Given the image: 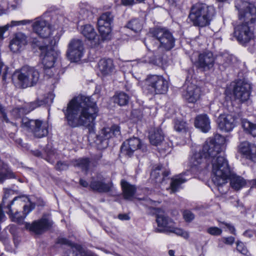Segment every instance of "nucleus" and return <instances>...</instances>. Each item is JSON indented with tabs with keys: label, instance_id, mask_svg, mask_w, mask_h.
<instances>
[{
	"label": "nucleus",
	"instance_id": "1",
	"mask_svg": "<svg viewBox=\"0 0 256 256\" xmlns=\"http://www.w3.org/2000/svg\"><path fill=\"white\" fill-rule=\"evenodd\" d=\"M68 124L72 128L84 126L90 134L95 132V120L98 108L90 96H78L73 98L62 109Z\"/></svg>",
	"mask_w": 256,
	"mask_h": 256
},
{
	"label": "nucleus",
	"instance_id": "2",
	"mask_svg": "<svg viewBox=\"0 0 256 256\" xmlns=\"http://www.w3.org/2000/svg\"><path fill=\"white\" fill-rule=\"evenodd\" d=\"M239 18L244 20L245 22L238 25L234 28V34L237 40L242 44H244L250 42L254 37L252 31L248 26L250 22L253 23L256 19V8L249 2H242V6L238 8Z\"/></svg>",
	"mask_w": 256,
	"mask_h": 256
},
{
	"label": "nucleus",
	"instance_id": "3",
	"mask_svg": "<svg viewBox=\"0 0 256 256\" xmlns=\"http://www.w3.org/2000/svg\"><path fill=\"white\" fill-rule=\"evenodd\" d=\"M224 154L221 152L220 148L214 144L212 138H210L205 142L202 150L196 152L192 156L190 164L192 168H202L206 167L205 161L210 163L220 155Z\"/></svg>",
	"mask_w": 256,
	"mask_h": 256
},
{
	"label": "nucleus",
	"instance_id": "4",
	"mask_svg": "<svg viewBox=\"0 0 256 256\" xmlns=\"http://www.w3.org/2000/svg\"><path fill=\"white\" fill-rule=\"evenodd\" d=\"M210 163L212 166V172L214 175L212 181L218 186V190L220 191V187L227 183L228 178L233 172L231 170L224 154L220 155L217 158L212 160Z\"/></svg>",
	"mask_w": 256,
	"mask_h": 256
},
{
	"label": "nucleus",
	"instance_id": "5",
	"mask_svg": "<svg viewBox=\"0 0 256 256\" xmlns=\"http://www.w3.org/2000/svg\"><path fill=\"white\" fill-rule=\"evenodd\" d=\"M39 72L34 68L24 66L20 71L16 72L12 76L14 82L20 87L26 88L35 85L39 80Z\"/></svg>",
	"mask_w": 256,
	"mask_h": 256
},
{
	"label": "nucleus",
	"instance_id": "6",
	"mask_svg": "<svg viewBox=\"0 0 256 256\" xmlns=\"http://www.w3.org/2000/svg\"><path fill=\"white\" fill-rule=\"evenodd\" d=\"M214 14V7L202 4L192 9L189 18L194 26L204 27L210 24Z\"/></svg>",
	"mask_w": 256,
	"mask_h": 256
},
{
	"label": "nucleus",
	"instance_id": "7",
	"mask_svg": "<svg viewBox=\"0 0 256 256\" xmlns=\"http://www.w3.org/2000/svg\"><path fill=\"white\" fill-rule=\"evenodd\" d=\"M168 82L160 75H148L144 80V90L150 94H160L168 90Z\"/></svg>",
	"mask_w": 256,
	"mask_h": 256
},
{
	"label": "nucleus",
	"instance_id": "8",
	"mask_svg": "<svg viewBox=\"0 0 256 256\" xmlns=\"http://www.w3.org/2000/svg\"><path fill=\"white\" fill-rule=\"evenodd\" d=\"M156 222L158 228L154 231L156 232H171L180 236L185 238L189 237L188 233L181 228H176L174 222L165 214H157Z\"/></svg>",
	"mask_w": 256,
	"mask_h": 256
},
{
	"label": "nucleus",
	"instance_id": "9",
	"mask_svg": "<svg viewBox=\"0 0 256 256\" xmlns=\"http://www.w3.org/2000/svg\"><path fill=\"white\" fill-rule=\"evenodd\" d=\"M152 34L160 42L158 50L162 48L168 51L174 47L175 38L172 34L166 29L156 28L152 31Z\"/></svg>",
	"mask_w": 256,
	"mask_h": 256
},
{
	"label": "nucleus",
	"instance_id": "10",
	"mask_svg": "<svg viewBox=\"0 0 256 256\" xmlns=\"http://www.w3.org/2000/svg\"><path fill=\"white\" fill-rule=\"evenodd\" d=\"M22 126L30 130L36 137L40 138L48 134V123L38 120H29L24 118L22 120Z\"/></svg>",
	"mask_w": 256,
	"mask_h": 256
},
{
	"label": "nucleus",
	"instance_id": "11",
	"mask_svg": "<svg viewBox=\"0 0 256 256\" xmlns=\"http://www.w3.org/2000/svg\"><path fill=\"white\" fill-rule=\"evenodd\" d=\"M41 51L40 58L45 70L52 68L59 56V53L55 50L51 46L38 45Z\"/></svg>",
	"mask_w": 256,
	"mask_h": 256
},
{
	"label": "nucleus",
	"instance_id": "12",
	"mask_svg": "<svg viewBox=\"0 0 256 256\" xmlns=\"http://www.w3.org/2000/svg\"><path fill=\"white\" fill-rule=\"evenodd\" d=\"M84 44L80 39L72 40L68 44L66 56L72 62H77L82 57Z\"/></svg>",
	"mask_w": 256,
	"mask_h": 256
},
{
	"label": "nucleus",
	"instance_id": "13",
	"mask_svg": "<svg viewBox=\"0 0 256 256\" xmlns=\"http://www.w3.org/2000/svg\"><path fill=\"white\" fill-rule=\"evenodd\" d=\"M113 15L110 12L102 14L98 20L99 32L104 40L109 38L111 32V24L113 21Z\"/></svg>",
	"mask_w": 256,
	"mask_h": 256
},
{
	"label": "nucleus",
	"instance_id": "14",
	"mask_svg": "<svg viewBox=\"0 0 256 256\" xmlns=\"http://www.w3.org/2000/svg\"><path fill=\"white\" fill-rule=\"evenodd\" d=\"M138 149L144 152L146 150V146L142 144L138 138L132 137L123 142L121 146V153L130 157L134 152Z\"/></svg>",
	"mask_w": 256,
	"mask_h": 256
},
{
	"label": "nucleus",
	"instance_id": "15",
	"mask_svg": "<svg viewBox=\"0 0 256 256\" xmlns=\"http://www.w3.org/2000/svg\"><path fill=\"white\" fill-rule=\"evenodd\" d=\"M251 86L245 80H240L236 84L234 88V95L236 99L240 102L247 100L250 96Z\"/></svg>",
	"mask_w": 256,
	"mask_h": 256
},
{
	"label": "nucleus",
	"instance_id": "16",
	"mask_svg": "<svg viewBox=\"0 0 256 256\" xmlns=\"http://www.w3.org/2000/svg\"><path fill=\"white\" fill-rule=\"evenodd\" d=\"M52 224L51 220L42 218L40 220L33 222L32 224L26 222L25 227L34 234H40L49 230L52 227Z\"/></svg>",
	"mask_w": 256,
	"mask_h": 256
},
{
	"label": "nucleus",
	"instance_id": "17",
	"mask_svg": "<svg viewBox=\"0 0 256 256\" xmlns=\"http://www.w3.org/2000/svg\"><path fill=\"white\" fill-rule=\"evenodd\" d=\"M22 202L20 198L15 197L10 203L7 204L5 208L8 210L6 212L10 215L12 220L18 224L22 223L24 218H26L24 215V216H21L18 212L17 205L20 204Z\"/></svg>",
	"mask_w": 256,
	"mask_h": 256
},
{
	"label": "nucleus",
	"instance_id": "18",
	"mask_svg": "<svg viewBox=\"0 0 256 256\" xmlns=\"http://www.w3.org/2000/svg\"><path fill=\"white\" fill-rule=\"evenodd\" d=\"M34 31L41 38H48L51 32L50 25L45 20L38 18L32 24Z\"/></svg>",
	"mask_w": 256,
	"mask_h": 256
},
{
	"label": "nucleus",
	"instance_id": "19",
	"mask_svg": "<svg viewBox=\"0 0 256 256\" xmlns=\"http://www.w3.org/2000/svg\"><path fill=\"white\" fill-rule=\"evenodd\" d=\"M218 124L221 130L230 132L236 126V118L231 114H222L218 118Z\"/></svg>",
	"mask_w": 256,
	"mask_h": 256
},
{
	"label": "nucleus",
	"instance_id": "20",
	"mask_svg": "<svg viewBox=\"0 0 256 256\" xmlns=\"http://www.w3.org/2000/svg\"><path fill=\"white\" fill-rule=\"evenodd\" d=\"M199 68L204 70L212 68L214 64V58L212 52H207L200 54L197 62Z\"/></svg>",
	"mask_w": 256,
	"mask_h": 256
},
{
	"label": "nucleus",
	"instance_id": "21",
	"mask_svg": "<svg viewBox=\"0 0 256 256\" xmlns=\"http://www.w3.org/2000/svg\"><path fill=\"white\" fill-rule=\"evenodd\" d=\"M27 38L24 34L17 33L10 41V48L14 52H17L27 44Z\"/></svg>",
	"mask_w": 256,
	"mask_h": 256
},
{
	"label": "nucleus",
	"instance_id": "22",
	"mask_svg": "<svg viewBox=\"0 0 256 256\" xmlns=\"http://www.w3.org/2000/svg\"><path fill=\"white\" fill-rule=\"evenodd\" d=\"M201 90L196 85L190 84L188 86L184 96L190 103H194L200 98Z\"/></svg>",
	"mask_w": 256,
	"mask_h": 256
},
{
	"label": "nucleus",
	"instance_id": "23",
	"mask_svg": "<svg viewBox=\"0 0 256 256\" xmlns=\"http://www.w3.org/2000/svg\"><path fill=\"white\" fill-rule=\"evenodd\" d=\"M112 136V132L110 128H104L96 136V142L100 148H104L108 145V140Z\"/></svg>",
	"mask_w": 256,
	"mask_h": 256
},
{
	"label": "nucleus",
	"instance_id": "24",
	"mask_svg": "<svg viewBox=\"0 0 256 256\" xmlns=\"http://www.w3.org/2000/svg\"><path fill=\"white\" fill-rule=\"evenodd\" d=\"M98 66L100 71L104 76H110L114 72L113 61L110 58L102 59L99 61Z\"/></svg>",
	"mask_w": 256,
	"mask_h": 256
},
{
	"label": "nucleus",
	"instance_id": "25",
	"mask_svg": "<svg viewBox=\"0 0 256 256\" xmlns=\"http://www.w3.org/2000/svg\"><path fill=\"white\" fill-rule=\"evenodd\" d=\"M186 174H181L172 178L170 186L166 190L170 194H174L180 188V185L187 181L190 178H186Z\"/></svg>",
	"mask_w": 256,
	"mask_h": 256
},
{
	"label": "nucleus",
	"instance_id": "26",
	"mask_svg": "<svg viewBox=\"0 0 256 256\" xmlns=\"http://www.w3.org/2000/svg\"><path fill=\"white\" fill-rule=\"evenodd\" d=\"M112 184H106L102 180L92 179L90 184V188L98 192H106L110 190Z\"/></svg>",
	"mask_w": 256,
	"mask_h": 256
},
{
	"label": "nucleus",
	"instance_id": "27",
	"mask_svg": "<svg viewBox=\"0 0 256 256\" xmlns=\"http://www.w3.org/2000/svg\"><path fill=\"white\" fill-rule=\"evenodd\" d=\"M196 128L202 132H206L210 129V120L206 114H202L198 116L194 122Z\"/></svg>",
	"mask_w": 256,
	"mask_h": 256
},
{
	"label": "nucleus",
	"instance_id": "28",
	"mask_svg": "<svg viewBox=\"0 0 256 256\" xmlns=\"http://www.w3.org/2000/svg\"><path fill=\"white\" fill-rule=\"evenodd\" d=\"M120 183L124 198L127 200H132L136 192L135 186L124 180H122Z\"/></svg>",
	"mask_w": 256,
	"mask_h": 256
},
{
	"label": "nucleus",
	"instance_id": "29",
	"mask_svg": "<svg viewBox=\"0 0 256 256\" xmlns=\"http://www.w3.org/2000/svg\"><path fill=\"white\" fill-rule=\"evenodd\" d=\"M149 140L152 144L154 146L160 145L164 140L162 130L158 128L152 129L150 132Z\"/></svg>",
	"mask_w": 256,
	"mask_h": 256
},
{
	"label": "nucleus",
	"instance_id": "30",
	"mask_svg": "<svg viewBox=\"0 0 256 256\" xmlns=\"http://www.w3.org/2000/svg\"><path fill=\"white\" fill-rule=\"evenodd\" d=\"M170 174L168 170L164 171L162 170V166H158L155 170H152L150 174L151 178L156 183H162Z\"/></svg>",
	"mask_w": 256,
	"mask_h": 256
},
{
	"label": "nucleus",
	"instance_id": "31",
	"mask_svg": "<svg viewBox=\"0 0 256 256\" xmlns=\"http://www.w3.org/2000/svg\"><path fill=\"white\" fill-rule=\"evenodd\" d=\"M232 187L236 190H239L246 184V180L241 176H236L234 172L228 178Z\"/></svg>",
	"mask_w": 256,
	"mask_h": 256
},
{
	"label": "nucleus",
	"instance_id": "32",
	"mask_svg": "<svg viewBox=\"0 0 256 256\" xmlns=\"http://www.w3.org/2000/svg\"><path fill=\"white\" fill-rule=\"evenodd\" d=\"M82 34L89 40H93L97 36V34L92 26L88 24L84 26Z\"/></svg>",
	"mask_w": 256,
	"mask_h": 256
},
{
	"label": "nucleus",
	"instance_id": "33",
	"mask_svg": "<svg viewBox=\"0 0 256 256\" xmlns=\"http://www.w3.org/2000/svg\"><path fill=\"white\" fill-rule=\"evenodd\" d=\"M44 104L45 102L44 100L38 99L34 102L26 104L23 108L16 109V110H22L24 114H26Z\"/></svg>",
	"mask_w": 256,
	"mask_h": 256
},
{
	"label": "nucleus",
	"instance_id": "34",
	"mask_svg": "<svg viewBox=\"0 0 256 256\" xmlns=\"http://www.w3.org/2000/svg\"><path fill=\"white\" fill-rule=\"evenodd\" d=\"M242 126L244 131L254 137H256V124L244 120H242Z\"/></svg>",
	"mask_w": 256,
	"mask_h": 256
},
{
	"label": "nucleus",
	"instance_id": "35",
	"mask_svg": "<svg viewBox=\"0 0 256 256\" xmlns=\"http://www.w3.org/2000/svg\"><path fill=\"white\" fill-rule=\"evenodd\" d=\"M130 99L129 96L124 92H121L114 96V102L120 106L127 104Z\"/></svg>",
	"mask_w": 256,
	"mask_h": 256
},
{
	"label": "nucleus",
	"instance_id": "36",
	"mask_svg": "<svg viewBox=\"0 0 256 256\" xmlns=\"http://www.w3.org/2000/svg\"><path fill=\"white\" fill-rule=\"evenodd\" d=\"M90 163V161L88 158H82L75 160L74 162V165L87 172L89 169Z\"/></svg>",
	"mask_w": 256,
	"mask_h": 256
},
{
	"label": "nucleus",
	"instance_id": "37",
	"mask_svg": "<svg viewBox=\"0 0 256 256\" xmlns=\"http://www.w3.org/2000/svg\"><path fill=\"white\" fill-rule=\"evenodd\" d=\"M231 62L232 57L228 54L224 55L219 58L218 64L222 70H224L228 67L231 64Z\"/></svg>",
	"mask_w": 256,
	"mask_h": 256
},
{
	"label": "nucleus",
	"instance_id": "38",
	"mask_svg": "<svg viewBox=\"0 0 256 256\" xmlns=\"http://www.w3.org/2000/svg\"><path fill=\"white\" fill-rule=\"evenodd\" d=\"M142 26V23L140 20L133 19L128 22L127 28L136 32L141 30Z\"/></svg>",
	"mask_w": 256,
	"mask_h": 256
},
{
	"label": "nucleus",
	"instance_id": "39",
	"mask_svg": "<svg viewBox=\"0 0 256 256\" xmlns=\"http://www.w3.org/2000/svg\"><path fill=\"white\" fill-rule=\"evenodd\" d=\"M174 128L178 132H186L188 130L187 124L183 120H175L174 122Z\"/></svg>",
	"mask_w": 256,
	"mask_h": 256
},
{
	"label": "nucleus",
	"instance_id": "40",
	"mask_svg": "<svg viewBox=\"0 0 256 256\" xmlns=\"http://www.w3.org/2000/svg\"><path fill=\"white\" fill-rule=\"evenodd\" d=\"M253 144H250L248 142H242L239 146V149L240 152L244 155H245L246 158H248V156L250 151V149L251 148L252 145Z\"/></svg>",
	"mask_w": 256,
	"mask_h": 256
},
{
	"label": "nucleus",
	"instance_id": "41",
	"mask_svg": "<svg viewBox=\"0 0 256 256\" xmlns=\"http://www.w3.org/2000/svg\"><path fill=\"white\" fill-rule=\"evenodd\" d=\"M213 140L216 145H218V146L220 148L221 152H222L224 150V144L226 142V139L224 136H222L220 134H216L214 136V138L213 139Z\"/></svg>",
	"mask_w": 256,
	"mask_h": 256
},
{
	"label": "nucleus",
	"instance_id": "42",
	"mask_svg": "<svg viewBox=\"0 0 256 256\" xmlns=\"http://www.w3.org/2000/svg\"><path fill=\"white\" fill-rule=\"evenodd\" d=\"M14 176V175L10 170H3L0 172V182L2 183L5 180L13 178Z\"/></svg>",
	"mask_w": 256,
	"mask_h": 256
},
{
	"label": "nucleus",
	"instance_id": "43",
	"mask_svg": "<svg viewBox=\"0 0 256 256\" xmlns=\"http://www.w3.org/2000/svg\"><path fill=\"white\" fill-rule=\"evenodd\" d=\"M56 242L60 244H64L69 246L72 249L73 252H74L75 246H76L72 243L68 239L64 238H58Z\"/></svg>",
	"mask_w": 256,
	"mask_h": 256
},
{
	"label": "nucleus",
	"instance_id": "44",
	"mask_svg": "<svg viewBox=\"0 0 256 256\" xmlns=\"http://www.w3.org/2000/svg\"><path fill=\"white\" fill-rule=\"evenodd\" d=\"M206 232L208 234L214 236H220L222 233V230L216 226H212L208 228Z\"/></svg>",
	"mask_w": 256,
	"mask_h": 256
},
{
	"label": "nucleus",
	"instance_id": "45",
	"mask_svg": "<svg viewBox=\"0 0 256 256\" xmlns=\"http://www.w3.org/2000/svg\"><path fill=\"white\" fill-rule=\"evenodd\" d=\"M8 196L9 194L6 192L4 196L2 202L0 204V222H2V218L5 216L4 214L2 211V208L5 204H7L6 200L8 198Z\"/></svg>",
	"mask_w": 256,
	"mask_h": 256
},
{
	"label": "nucleus",
	"instance_id": "46",
	"mask_svg": "<svg viewBox=\"0 0 256 256\" xmlns=\"http://www.w3.org/2000/svg\"><path fill=\"white\" fill-rule=\"evenodd\" d=\"M236 250L241 254L246 255L248 253V251L244 244L240 241L236 242Z\"/></svg>",
	"mask_w": 256,
	"mask_h": 256
},
{
	"label": "nucleus",
	"instance_id": "47",
	"mask_svg": "<svg viewBox=\"0 0 256 256\" xmlns=\"http://www.w3.org/2000/svg\"><path fill=\"white\" fill-rule=\"evenodd\" d=\"M248 158L252 160L254 162H256V145L253 144L252 145L251 148L248 156Z\"/></svg>",
	"mask_w": 256,
	"mask_h": 256
},
{
	"label": "nucleus",
	"instance_id": "48",
	"mask_svg": "<svg viewBox=\"0 0 256 256\" xmlns=\"http://www.w3.org/2000/svg\"><path fill=\"white\" fill-rule=\"evenodd\" d=\"M68 164L65 162L59 161L57 162L56 166V168L58 170H65L68 168Z\"/></svg>",
	"mask_w": 256,
	"mask_h": 256
},
{
	"label": "nucleus",
	"instance_id": "49",
	"mask_svg": "<svg viewBox=\"0 0 256 256\" xmlns=\"http://www.w3.org/2000/svg\"><path fill=\"white\" fill-rule=\"evenodd\" d=\"M183 216L187 222H191L194 218V215L190 210H185L183 213Z\"/></svg>",
	"mask_w": 256,
	"mask_h": 256
},
{
	"label": "nucleus",
	"instance_id": "50",
	"mask_svg": "<svg viewBox=\"0 0 256 256\" xmlns=\"http://www.w3.org/2000/svg\"><path fill=\"white\" fill-rule=\"evenodd\" d=\"M221 240L224 244L228 245H232L235 241L234 238L232 236L228 237H223L221 238Z\"/></svg>",
	"mask_w": 256,
	"mask_h": 256
},
{
	"label": "nucleus",
	"instance_id": "51",
	"mask_svg": "<svg viewBox=\"0 0 256 256\" xmlns=\"http://www.w3.org/2000/svg\"><path fill=\"white\" fill-rule=\"evenodd\" d=\"M220 222L222 224H224L226 226L230 232L232 234L236 235V230L234 226L226 222Z\"/></svg>",
	"mask_w": 256,
	"mask_h": 256
},
{
	"label": "nucleus",
	"instance_id": "52",
	"mask_svg": "<svg viewBox=\"0 0 256 256\" xmlns=\"http://www.w3.org/2000/svg\"><path fill=\"white\" fill-rule=\"evenodd\" d=\"M30 22L29 20H22L19 21H12L11 26H16L18 25H26L28 24H30Z\"/></svg>",
	"mask_w": 256,
	"mask_h": 256
},
{
	"label": "nucleus",
	"instance_id": "53",
	"mask_svg": "<svg viewBox=\"0 0 256 256\" xmlns=\"http://www.w3.org/2000/svg\"><path fill=\"white\" fill-rule=\"evenodd\" d=\"M34 206L33 204H30V206H24V214L26 216L27 214L30 212L34 208Z\"/></svg>",
	"mask_w": 256,
	"mask_h": 256
},
{
	"label": "nucleus",
	"instance_id": "54",
	"mask_svg": "<svg viewBox=\"0 0 256 256\" xmlns=\"http://www.w3.org/2000/svg\"><path fill=\"white\" fill-rule=\"evenodd\" d=\"M110 128L112 130V136H117L120 134V128L118 126L114 125Z\"/></svg>",
	"mask_w": 256,
	"mask_h": 256
},
{
	"label": "nucleus",
	"instance_id": "55",
	"mask_svg": "<svg viewBox=\"0 0 256 256\" xmlns=\"http://www.w3.org/2000/svg\"><path fill=\"white\" fill-rule=\"evenodd\" d=\"M243 235L246 238H251L254 236H256V232L252 230H247L244 232Z\"/></svg>",
	"mask_w": 256,
	"mask_h": 256
},
{
	"label": "nucleus",
	"instance_id": "56",
	"mask_svg": "<svg viewBox=\"0 0 256 256\" xmlns=\"http://www.w3.org/2000/svg\"><path fill=\"white\" fill-rule=\"evenodd\" d=\"M0 117L2 118L6 122H8V119L6 114L5 113L4 109L0 104Z\"/></svg>",
	"mask_w": 256,
	"mask_h": 256
},
{
	"label": "nucleus",
	"instance_id": "57",
	"mask_svg": "<svg viewBox=\"0 0 256 256\" xmlns=\"http://www.w3.org/2000/svg\"><path fill=\"white\" fill-rule=\"evenodd\" d=\"M121 2L124 6H130L136 2V0H121Z\"/></svg>",
	"mask_w": 256,
	"mask_h": 256
},
{
	"label": "nucleus",
	"instance_id": "58",
	"mask_svg": "<svg viewBox=\"0 0 256 256\" xmlns=\"http://www.w3.org/2000/svg\"><path fill=\"white\" fill-rule=\"evenodd\" d=\"M8 25H6L2 27H0V38H3V34H4L8 30Z\"/></svg>",
	"mask_w": 256,
	"mask_h": 256
},
{
	"label": "nucleus",
	"instance_id": "59",
	"mask_svg": "<svg viewBox=\"0 0 256 256\" xmlns=\"http://www.w3.org/2000/svg\"><path fill=\"white\" fill-rule=\"evenodd\" d=\"M118 218L120 220H129L130 218L127 214H120L118 216Z\"/></svg>",
	"mask_w": 256,
	"mask_h": 256
},
{
	"label": "nucleus",
	"instance_id": "60",
	"mask_svg": "<svg viewBox=\"0 0 256 256\" xmlns=\"http://www.w3.org/2000/svg\"><path fill=\"white\" fill-rule=\"evenodd\" d=\"M80 186L84 188H86L88 186V183L83 179H80Z\"/></svg>",
	"mask_w": 256,
	"mask_h": 256
},
{
	"label": "nucleus",
	"instance_id": "61",
	"mask_svg": "<svg viewBox=\"0 0 256 256\" xmlns=\"http://www.w3.org/2000/svg\"><path fill=\"white\" fill-rule=\"evenodd\" d=\"M162 56H158L156 60L153 62V63L156 64H158L162 62Z\"/></svg>",
	"mask_w": 256,
	"mask_h": 256
},
{
	"label": "nucleus",
	"instance_id": "62",
	"mask_svg": "<svg viewBox=\"0 0 256 256\" xmlns=\"http://www.w3.org/2000/svg\"><path fill=\"white\" fill-rule=\"evenodd\" d=\"M34 154L36 156H40L41 153L39 151L36 150L34 152Z\"/></svg>",
	"mask_w": 256,
	"mask_h": 256
},
{
	"label": "nucleus",
	"instance_id": "63",
	"mask_svg": "<svg viewBox=\"0 0 256 256\" xmlns=\"http://www.w3.org/2000/svg\"><path fill=\"white\" fill-rule=\"evenodd\" d=\"M168 254L170 256H174V251L173 250H170L168 251Z\"/></svg>",
	"mask_w": 256,
	"mask_h": 256
},
{
	"label": "nucleus",
	"instance_id": "64",
	"mask_svg": "<svg viewBox=\"0 0 256 256\" xmlns=\"http://www.w3.org/2000/svg\"><path fill=\"white\" fill-rule=\"evenodd\" d=\"M1 2L2 1L0 0V14H1L3 12L4 10V8L2 6Z\"/></svg>",
	"mask_w": 256,
	"mask_h": 256
}]
</instances>
